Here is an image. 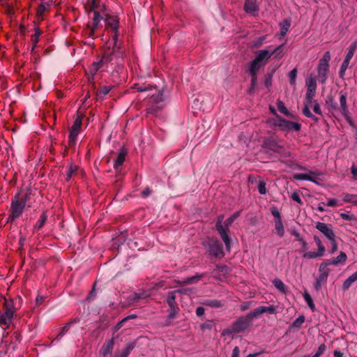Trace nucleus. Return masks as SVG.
Returning <instances> with one entry per match:
<instances>
[{
  "label": "nucleus",
  "instance_id": "29",
  "mask_svg": "<svg viewBox=\"0 0 357 357\" xmlns=\"http://www.w3.org/2000/svg\"><path fill=\"white\" fill-rule=\"evenodd\" d=\"M136 345V342L133 341L131 342L126 346L124 349L123 350L120 357H128L129 354H130V351L135 348Z\"/></svg>",
  "mask_w": 357,
  "mask_h": 357
},
{
  "label": "nucleus",
  "instance_id": "61",
  "mask_svg": "<svg viewBox=\"0 0 357 357\" xmlns=\"http://www.w3.org/2000/svg\"><path fill=\"white\" fill-rule=\"evenodd\" d=\"M327 104L330 106V107L333 109H337V105L334 101L333 98H328V100L326 101Z\"/></svg>",
  "mask_w": 357,
  "mask_h": 357
},
{
  "label": "nucleus",
  "instance_id": "52",
  "mask_svg": "<svg viewBox=\"0 0 357 357\" xmlns=\"http://www.w3.org/2000/svg\"><path fill=\"white\" fill-rule=\"evenodd\" d=\"M326 346L325 345V344H321L319 347L318 350L317 351L315 354L311 357H319L326 351Z\"/></svg>",
  "mask_w": 357,
  "mask_h": 357
},
{
  "label": "nucleus",
  "instance_id": "51",
  "mask_svg": "<svg viewBox=\"0 0 357 357\" xmlns=\"http://www.w3.org/2000/svg\"><path fill=\"white\" fill-rule=\"evenodd\" d=\"M291 198L295 201L296 202H297L298 204L301 205L303 204V202L301 199V197H300V192L299 191H294L291 195Z\"/></svg>",
  "mask_w": 357,
  "mask_h": 357
},
{
  "label": "nucleus",
  "instance_id": "31",
  "mask_svg": "<svg viewBox=\"0 0 357 357\" xmlns=\"http://www.w3.org/2000/svg\"><path fill=\"white\" fill-rule=\"evenodd\" d=\"M325 253L319 251V250H317V252H306L303 254V257L304 258H307V259H316V258H318V257H321L324 255Z\"/></svg>",
  "mask_w": 357,
  "mask_h": 357
},
{
  "label": "nucleus",
  "instance_id": "46",
  "mask_svg": "<svg viewBox=\"0 0 357 357\" xmlns=\"http://www.w3.org/2000/svg\"><path fill=\"white\" fill-rule=\"evenodd\" d=\"M303 297H304L305 302L307 303L308 306L310 307V308L312 310H314L315 308V306H314V304L313 303L312 298H311L310 295L308 293L305 292L303 294Z\"/></svg>",
  "mask_w": 357,
  "mask_h": 357
},
{
  "label": "nucleus",
  "instance_id": "14",
  "mask_svg": "<svg viewBox=\"0 0 357 357\" xmlns=\"http://www.w3.org/2000/svg\"><path fill=\"white\" fill-rule=\"evenodd\" d=\"M347 93L343 92L341 91L340 92V108L339 110L342 115L347 119L349 120L350 116H349V111L347 105Z\"/></svg>",
  "mask_w": 357,
  "mask_h": 357
},
{
  "label": "nucleus",
  "instance_id": "19",
  "mask_svg": "<svg viewBox=\"0 0 357 357\" xmlns=\"http://www.w3.org/2000/svg\"><path fill=\"white\" fill-rule=\"evenodd\" d=\"M244 10L249 14H255L258 10V7L255 0H245L244 4Z\"/></svg>",
  "mask_w": 357,
  "mask_h": 357
},
{
  "label": "nucleus",
  "instance_id": "6",
  "mask_svg": "<svg viewBox=\"0 0 357 357\" xmlns=\"http://www.w3.org/2000/svg\"><path fill=\"white\" fill-rule=\"evenodd\" d=\"M273 125L278 127L282 131H299L301 128L300 123L288 121L280 116L278 119L273 121Z\"/></svg>",
  "mask_w": 357,
  "mask_h": 357
},
{
  "label": "nucleus",
  "instance_id": "3",
  "mask_svg": "<svg viewBox=\"0 0 357 357\" xmlns=\"http://www.w3.org/2000/svg\"><path fill=\"white\" fill-rule=\"evenodd\" d=\"M103 17L106 29L110 28L114 31L112 39L114 40V46H116L118 40V29L119 26V19L116 15H111L106 10L103 11Z\"/></svg>",
  "mask_w": 357,
  "mask_h": 357
},
{
  "label": "nucleus",
  "instance_id": "40",
  "mask_svg": "<svg viewBox=\"0 0 357 357\" xmlns=\"http://www.w3.org/2000/svg\"><path fill=\"white\" fill-rule=\"evenodd\" d=\"M266 39V36H262L252 42V47L254 48L260 47Z\"/></svg>",
  "mask_w": 357,
  "mask_h": 357
},
{
  "label": "nucleus",
  "instance_id": "49",
  "mask_svg": "<svg viewBox=\"0 0 357 357\" xmlns=\"http://www.w3.org/2000/svg\"><path fill=\"white\" fill-rule=\"evenodd\" d=\"M179 312V307L178 306L172 307H169V319H173L176 317V316L178 314Z\"/></svg>",
  "mask_w": 357,
  "mask_h": 357
},
{
  "label": "nucleus",
  "instance_id": "55",
  "mask_svg": "<svg viewBox=\"0 0 357 357\" xmlns=\"http://www.w3.org/2000/svg\"><path fill=\"white\" fill-rule=\"evenodd\" d=\"M340 215L343 220H349V221L356 220V218L354 215H349V214H347L345 213H341L340 214Z\"/></svg>",
  "mask_w": 357,
  "mask_h": 357
},
{
  "label": "nucleus",
  "instance_id": "60",
  "mask_svg": "<svg viewBox=\"0 0 357 357\" xmlns=\"http://www.w3.org/2000/svg\"><path fill=\"white\" fill-rule=\"evenodd\" d=\"M271 213L275 218V220H282L280 213L275 207L271 208Z\"/></svg>",
  "mask_w": 357,
  "mask_h": 357
},
{
  "label": "nucleus",
  "instance_id": "57",
  "mask_svg": "<svg viewBox=\"0 0 357 357\" xmlns=\"http://www.w3.org/2000/svg\"><path fill=\"white\" fill-rule=\"evenodd\" d=\"M329 241H331V245H332L331 249L329 251V252L331 254H333L334 252H335L337 250V243L335 240V237H334L333 240H329Z\"/></svg>",
  "mask_w": 357,
  "mask_h": 357
},
{
  "label": "nucleus",
  "instance_id": "15",
  "mask_svg": "<svg viewBox=\"0 0 357 357\" xmlns=\"http://www.w3.org/2000/svg\"><path fill=\"white\" fill-rule=\"evenodd\" d=\"M321 233H322L328 240H333L335 234L333 229L326 223L317 222L315 225Z\"/></svg>",
  "mask_w": 357,
  "mask_h": 357
},
{
  "label": "nucleus",
  "instance_id": "4",
  "mask_svg": "<svg viewBox=\"0 0 357 357\" xmlns=\"http://www.w3.org/2000/svg\"><path fill=\"white\" fill-rule=\"evenodd\" d=\"M331 60V54L329 52H326L323 57L319 61L317 67V73L319 80L321 83H325L327 79V75L329 68V61Z\"/></svg>",
  "mask_w": 357,
  "mask_h": 357
},
{
  "label": "nucleus",
  "instance_id": "37",
  "mask_svg": "<svg viewBox=\"0 0 357 357\" xmlns=\"http://www.w3.org/2000/svg\"><path fill=\"white\" fill-rule=\"evenodd\" d=\"M277 107H278V111L280 113L283 114L284 115H285L287 116H291V113L289 112L287 108L285 107V105H284V104L283 103L282 101L278 100V102H277Z\"/></svg>",
  "mask_w": 357,
  "mask_h": 357
},
{
  "label": "nucleus",
  "instance_id": "20",
  "mask_svg": "<svg viewBox=\"0 0 357 357\" xmlns=\"http://www.w3.org/2000/svg\"><path fill=\"white\" fill-rule=\"evenodd\" d=\"M114 345V337H112V339L109 340L102 347L101 349V354L102 355L105 357L107 355L112 353V351L113 349Z\"/></svg>",
  "mask_w": 357,
  "mask_h": 357
},
{
  "label": "nucleus",
  "instance_id": "45",
  "mask_svg": "<svg viewBox=\"0 0 357 357\" xmlns=\"http://www.w3.org/2000/svg\"><path fill=\"white\" fill-rule=\"evenodd\" d=\"M296 76H297V69L294 68L289 73V83L293 86H294L296 85Z\"/></svg>",
  "mask_w": 357,
  "mask_h": 357
},
{
  "label": "nucleus",
  "instance_id": "22",
  "mask_svg": "<svg viewBox=\"0 0 357 357\" xmlns=\"http://www.w3.org/2000/svg\"><path fill=\"white\" fill-rule=\"evenodd\" d=\"M126 154H127V152L125 150L121 149L120 151V152L119 153L118 157L114 164V168L115 169H118V168L123 164V162L126 160Z\"/></svg>",
  "mask_w": 357,
  "mask_h": 357
},
{
  "label": "nucleus",
  "instance_id": "9",
  "mask_svg": "<svg viewBox=\"0 0 357 357\" xmlns=\"http://www.w3.org/2000/svg\"><path fill=\"white\" fill-rule=\"evenodd\" d=\"M282 50V45H280L275 48L273 50H261L257 52L255 59L258 62L263 63L264 66L267 63L269 59L273 55L274 52H276Z\"/></svg>",
  "mask_w": 357,
  "mask_h": 357
},
{
  "label": "nucleus",
  "instance_id": "50",
  "mask_svg": "<svg viewBox=\"0 0 357 357\" xmlns=\"http://www.w3.org/2000/svg\"><path fill=\"white\" fill-rule=\"evenodd\" d=\"M349 63L350 61L344 59L343 63H342V66H341V68H340V76L341 77H343V76L345 74V71L347 69L349 65Z\"/></svg>",
  "mask_w": 357,
  "mask_h": 357
},
{
  "label": "nucleus",
  "instance_id": "42",
  "mask_svg": "<svg viewBox=\"0 0 357 357\" xmlns=\"http://www.w3.org/2000/svg\"><path fill=\"white\" fill-rule=\"evenodd\" d=\"M93 14H94V16H93V28L97 29L100 20L101 19L104 20L103 14L102 15H100V13H98V11H97V10L93 11Z\"/></svg>",
  "mask_w": 357,
  "mask_h": 357
},
{
  "label": "nucleus",
  "instance_id": "8",
  "mask_svg": "<svg viewBox=\"0 0 357 357\" xmlns=\"http://www.w3.org/2000/svg\"><path fill=\"white\" fill-rule=\"evenodd\" d=\"M22 305V298L17 296L13 299H6L3 305V310L11 312L13 314L16 315L17 311L20 308Z\"/></svg>",
  "mask_w": 357,
  "mask_h": 357
},
{
  "label": "nucleus",
  "instance_id": "33",
  "mask_svg": "<svg viewBox=\"0 0 357 357\" xmlns=\"http://www.w3.org/2000/svg\"><path fill=\"white\" fill-rule=\"evenodd\" d=\"M77 320L75 319L74 321H70L68 324H66L61 329V331H60V333L57 335L56 337L54 339L56 340H59L63 335L64 334H66L70 329L71 325L73 323H75L77 322Z\"/></svg>",
  "mask_w": 357,
  "mask_h": 357
},
{
  "label": "nucleus",
  "instance_id": "21",
  "mask_svg": "<svg viewBox=\"0 0 357 357\" xmlns=\"http://www.w3.org/2000/svg\"><path fill=\"white\" fill-rule=\"evenodd\" d=\"M264 66H265L263 63L258 62L254 59V60L250 64L249 74H253L254 77L255 74L257 75L258 72Z\"/></svg>",
  "mask_w": 357,
  "mask_h": 357
},
{
  "label": "nucleus",
  "instance_id": "12",
  "mask_svg": "<svg viewBox=\"0 0 357 357\" xmlns=\"http://www.w3.org/2000/svg\"><path fill=\"white\" fill-rule=\"evenodd\" d=\"M15 315L6 310L0 311V327L3 330L8 329L13 322V319Z\"/></svg>",
  "mask_w": 357,
  "mask_h": 357
},
{
  "label": "nucleus",
  "instance_id": "35",
  "mask_svg": "<svg viewBox=\"0 0 357 357\" xmlns=\"http://www.w3.org/2000/svg\"><path fill=\"white\" fill-rule=\"evenodd\" d=\"M275 229L277 234L280 237L284 236V226H283L282 220H275Z\"/></svg>",
  "mask_w": 357,
  "mask_h": 357
},
{
  "label": "nucleus",
  "instance_id": "26",
  "mask_svg": "<svg viewBox=\"0 0 357 357\" xmlns=\"http://www.w3.org/2000/svg\"><path fill=\"white\" fill-rule=\"evenodd\" d=\"M202 278H203L202 274L197 273L194 276L188 277L186 279H185L184 280L178 281L177 282L179 283L180 284L185 285V284L195 283L197 281H199V280H201Z\"/></svg>",
  "mask_w": 357,
  "mask_h": 357
},
{
  "label": "nucleus",
  "instance_id": "32",
  "mask_svg": "<svg viewBox=\"0 0 357 357\" xmlns=\"http://www.w3.org/2000/svg\"><path fill=\"white\" fill-rule=\"evenodd\" d=\"M273 284L274 287L277 289H278L280 292H282L283 294L286 293L285 284L281 280H280L278 278H275L273 280Z\"/></svg>",
  "mask_w": 357,
  "mask_h": 357
},
{
  "label": "nucleus",
  "instance_id": "44",
  "mask_svg": "<svg viewBox=\"0 0 357 357\" xmlns=\"http://www.w3.org/2000/svg\"><path fill=\"white\" fill-rule=\"evenodd\" d=\"M41 33H42V31L40 30L39 28L35 29V33H34V34H33L31 36V41H32L33 44L34 45V46H36V44L38 43L39 37L41 35Z\"/></svg>",
  "mask_w": 357,
  "mask_h": 357
},
{
  "label": "nucleus",
  "instance_id": "7",
  "mask_svg": "<svg viewBox=\"0 0 357 357\" xmlns=\"http://www.w3.org/2000/svg\"><path fill=\"white\" fill-rule=\"evenodd\" d=\"M329 272L330 270L328 268V265L325 261H324L319 266V274L314 282V288L316 290H319L323 284L326 283Z\"/></svg>",
  "mask_w": 357,
  "mask_h": 357
},
{
  "label": "nucleus",
  "instance_id": "36",
  "mask_svg": "<svg viewBox=\"0 0 357 357\" xmlns=\"http://www.w3.org/2000/svg\"><path fill=\"white\" fill-rule=\"evenodd\" d=\"M241 211L235 212L229 218L225 221V226L226 228H229L233 222L239 217Z\"/></svg>",
  "mask_w": 357,
  "mask_h": 357
},
{
  "label": "nucleus",
  "instance_id": "1",
  "mask_svg": "<svg viewBox=\"0 0 357 357\" xmlns=\"http://www.w3.org/2000/svg\"><path fill=\"white\" fill-rule=\"evenodd\" d=\"M29 199V195L28 194H25L22 197H20L19 194H17L12 199L10 214L8 215L6 220L7 223L13 222L22 215L26 207V202Z\"/></svg>",
  "mask_w": 357,
  "mask_h": 357
},
{
  "label": "nucleus",
  "instance_id": "25",
  "mask_svg": "<svg viewBox=\"0 0 357 357\" xmlns=\"http://www.w3.org/2000/svg\"><path fill=\"white\" fill-rule=\"evenodd\" d=\"M312 102H307V101L305 100L303 114L306 117L310 118L315 121H318V119L314 116L310 110V107L312 106Z\"/></svg>",
  "mask_w": 357,
  "mask_h": 357
},
{
  "label": "nucleus",
  "instance_id": "64",
  "mask_svg": "<svg viewBox=\"0 0 357 357\" xmlns=\"http://www.w3.org/2000/svg\"><path fill=\"white\" fill-rule=\"evenodd\" d=\"M313 102H314V105H313L314 112L317 114L321 115L322 113H321V110L319 105L316 101H313L312 103Z\"/></svg>",
  "mask_w": 357,
  "mask_h": 357
},
{
  "label": "nucleus",
  "instance_id": "43",
  "mask_svg": "<svg viewBox=\"0 0 357 357\" xmlns=\"http://www.w3.org/2000/svg\"><path fill=\"white\" fill-rule=\"evenodd\" d=\"M77 171V167L76 165H70L66 174V181H69L73 175Z\"/></svg>",
  "mask_w": 357,
  "mask_h": 357
},
{
  "label": "nucleus",
  "instance_id": "16",
  "mask_svg": "<svg viewBox=\"0 0 357 357\" xmlns=\"http://www.w3.org/2000/svg\"><path fill=\"white\" fill-rule=\"evenodd\" d=\"M209 255L214 257L223 256L224 252L222 245L217 241H212L208 245Z\"/></svg>",
  "mask_w": 357,
  "mask_h": 357
},
{
  "label": "nucleus",
  "instance_id": "48",
  "mask_svg": "<svg viewBox=\"0 0 357 357\" xmlns=\"http://www.w3.org/2000/svg\"><path fill=\"white\" fill-rule=\"evenodd\" d=\"M313 239H314V242L316 243L318 250L325 253V251H326L325 247L323 245L319 237H318L317 236H314Z\"/></svg>",
  "mask_w": 357,
  "mask_h": 357
},
{
  "label": "nucleus",
  "instance_id": "54",
  "mask_svg": "<svg viewBox=\"0 0 357 357\" xmlns=\"http://www.w3.org/2000/svg\"><path fill=\"white\" fill-rule=\"evenodd\" d=\"M112 86H104L102 87H101L100 89H99V95L100 96H106L107 95L109 91L112 90Z\"/></svg>",
  "mask_w": 357,
  "mask_h": 357
},
{
  "label": "nucleus",
  "instance_id": "13",
  "mask_svg": "<svg viewBox=\"0 0 357 357\" xmlns=\"http://www.w3.org/2000/svg\"><path fill=\"white\" fill-rule=\"evenodd\" d=\"M320 175L319 173L317 172H313L311 170H307V173L302 174H295L293 176L294 179L298 181H310L314 183H316V178Z\"/></svg>",
  "mask_w": 357,
  "mask_h": 357
},
{
  "label": "nucleus",
  "instance_id": "24",
  "mask_svg": "<svg viewBox=\"0 0 357 357\" xmlns=\"http://www.w3.org/2000/svg\"><path fill=\"white\" fill-rule=\"evenodd\" d=\"M279 26L280 29V34L281 36L284 37V36H286L287 33L289 31V29L291 26V22L289 20L285 19L282 22H280L279 23Z\"/></svg>",
  "mask_w": 357,
  "mask_h": 357
},
{
  "label": "nucleus",
  "instance_id": "18",
  "mask_svg": "<svg viewBox=\"0 0 357 357\" xmlns=\"http://www.w3.org/2000/svg\"><path fill=\"white\" fill-rule=\"evenodd\" d=\"M264 146L273 152H280L282 149V146L280 145L278 142L273 139L266 140L264 143Z\"/></svg>",
  "mask_w": 357,
  "mask_h": 357
},
{
  "label": "nucleus",
  "instance_id": "17",
  "mask_svg": "<svg viewBox=\"0 0 357 357\" xmlns=\"http://www.w3.org/2000/svg\"><path fill=\"white\" fill-rule=\"evenodd\" d=\"M347 260V256L345 252H340L339 255L331 259L325 260V261L328 264V265H338V264H344Z\"/></svg>",
  "mask_w": 357,
  "mask_h": 357
},
{
  "label": "nucleus",
  "instance_id": "2",
  "mask_svg": "<svg viewBox=\"0 0 357 357\" xmlns=\"http://www.w3.org/2000/svg\"><path fill=\"white\" fill-rule=\"evenodd\" d=\"M251 325V321L245 316L239 317L229 328L224 329L222 335H229L232 333H239L245 331Z\"/></svg>",
  "mask_w": 357,
  "mask_h": 357
},
{
  "label": "nucleus",
  "instance_id": "28",
  "mask_svg": "<svg viewBox=\"0 0 357 357\" xmlns=\"http://www.w3.org/2000/svg\"><path fill=\"white\" fill-rule=\"evenodd\" d=\"M177 291H171L168 294L167 303L169 307L178 306L176 302V294Z\"/></svg>",
  "mask_w": 357,
  "mask_h": 357
},
{
  "label": "nucleus",
  "instance_id": "27",
  "mask_svg": "<svg viewBox=\"0 0 357 357\" xmlns=\"http://www.w3.org/2000/svg\"><path fill=\"white\" fill-rule=\"evenodd\" d=\"M47 219L46 212L43 211L33 227L34 231H39L45 225Z\"/></svg>",
  "mask_w": 357,
  "mask_h": 357
},
{
  "label": "nucleus",
  "instance_id": "47",
  "mask_svg": "<svg viewBox=\"0 0 357 357\" xmlns=\"http://www.w3.org/2000/svg\"><path fill=\"white\" fill-rule=\"evenodd\" d=\"M86 8L89 10V12L96 11V0H87Z\"/></svg>",
  "mask_w": 357,
  "mask_h": 357
},
{
  "label": "nucleus",
  "instance_id": "39",
  "mask_svg": "<svg viewBox=\"0 0 357 357\" xmlns=\"http://www.w3.org/2000/svg\"><path fill=\"white\" fill-rule=\"evenodd\" d=\"M343 200L347 203H352L357 204V195L352 194H345L343 197Z\"/></svg>",
  "mask_w": 357,
  "mask_h": 357
},
{
  "label": "nucleus",
  "instance_id": "53",
  "mask_svg": "<svg viewBox=\"0 0 357 357\" xmlns=\"http://www.w3.org/2000/svg\"><path fill=\"white\" fill-rule=\"evenodd\" d=\"M258 190L261 195H265L267 192L266 188V183L264 181H260L258 185Z\"/></svg>",
  "mask_w": 357,
  "mask_h": 357
},
{
  "label": "nucleus",
  "instance_id": "41",
  "mask_svg": "<svg viewBox=\"0 0 357 357\" xmlns=\"http://www.w3.org/2000/svg\"><path fill=\"white\" fill-rule=\"evenodd\" d=\"M262 313H268L270 314H275L277 313V307L273 305L268 306H261Z\"/></svg>",
  "mask_w": 357,
  "mask_h": 357
},
{
  "label": "nucleus",
  "instance_id": "11",
  "mask_svg": "<svg viewBox=\"0 0 357 357\" xmlns=\"http://www.w3.org/2000/svg\"><path fill=\"white\" fill-rule=\"evenodd\" d=\"M82 122V119L79 116L77 117L74 121L69 132V143L70 144H73L75 142L81 130Z\"/></svg>",
  "mask_w": 357,
  "mask_h": 357
},
{
  "label": "nucleus",
  "instance_id": "56",
  "mask_svg": "<svg viewBox=\"0 0 357 357\" xmlns=\"http://www.w3.org/2000/svg\"><path fill=\"white\" fill-rule=\"evenodd\" d=\"M101 63L100 62H94L91 66V68H90V71L91 73H96L99 69L101 67Z\"/></svg>",
  "mask_w": 357,
  "mask_h": 357
},
{
  "label": "nucleus",
  "instance_id": "63",
  "mask_svg": "<svg viewBox=\"0 0 357 357\" xmlns=\"http://www.w3.org/2000/svg\"><path fill=\"white\" fill-rule=\"evenodd\" d=\"M213 326V321H208L201 325V328L202 330H211Z\"/></svg>",
  "mask_w": 357,
  "mask_h": 357
},
{
  "label": "nucleus",
  "instance_id": "34",
  "mask_svg": "<svg viewBox=\"0 0 357 357\" xmlns=\"http://www.w3.org/2000/svg\"><path fill=\"white\" fill-rule=\"evenodd\" d=\"M356 48H357V41H355L349 46V47L348 49V52L347 53V55H346V57L344 59L350 61L354 54V52H355Z\"/></svg>",
  "mask_w": 357,
  "mask_h": 357
},
{
  "label": "nucleus",
  "instance_id": "5",
  "mask_svg": "<svg viewBox=\"0 0 357 357\" xmlns=\"http://www.w3.org/2000/svg\"><path fill=\"white\" fill-rule=\"evenodd\" d=\"M224 218H225L224 215H220L218 217L215 227H216V229L218 231L220 237L222 238V241H224V243L225 244L227 250L229 252L230 248H231V239L229 236V228H226L223 226L222 222H223Z\"/></svg>",
  "mask_w": 357,
  "mask_h": 357
},
{
  "label": "nucleus",
  "instance_id": "59",
  "mask_svg": "<svg viewBox=\"0 0 357 357\" xmlns=\"http://www.w3.org/2000/svg\"><path fill=\"white\" fill-rule=\"evenodd\" d=\"M46 10V7L44 4H40L37 9V15L38 17L43 16Z\"/></svg>",
  "mask_w": 357,
  "mask_h": 357
},
{
  "label": "nucleus",
  "instance_id": "30",
  "mask_svg": "<svg viewBox=\"0 0 357 357\" xmlns=\"http://www.w3.org/2000/svg\"><path fill=\"white\" fill-rule=\"evenodd\" d=\"M204 305L211 307H215V308H218V307H221L222 306H223V303H222V301H220L219 300H216V299L206 300L204 303Z\"/></svg>",
  "mask_w": 357,
  "mask_h": 357
},
{
  "label": "nucleus",
  "instance_id": "38",
  "mask_svg": "<svg viewBox=\"0 0 357 357\" xmlns=\"http://www.w3.org/2000/svg\"><path fill=\"white\" fill-rule=\"evenodd\" d=\"M263 313H262L261 306H260V307H258L255 308L252 312L248 313L246 315L250 319V321H252V319H254L255 317H257L260 316Z\"/></svg>",
  "mask_w": 357,
  "mask_h": 357
},
{
  "label": "nucleus",
  "instance_id": "23",
  "mask_svg": "<svg viewBox=\"0 0 357 357\" xmlns=\"http://www.w3.org/2000/svg\"><path fill=\"white\" fill-rule=\"evenodd\" d=\"M357 281V271L351 274L342 284V289L346 291L351 286V284Z\"/></svg>",
  "mask_w": 357,
  "mask_h": 357
},
{
  "label": "nucleus",
  "instance_id": "58",
  "mask_svg": "<svg viewBox=\"0 0 357 357\" xmlns=\"http://www.w3.org/2000/svg\"><path fill=\"white\" fill-rule=\"evenodd\" d=\"M252 306V302L246 301L243 302L239 306V308L241 311H245L249 309Z\"/></svg>",
  "mask_w": 357,
  "mask_h": 357
},
{
  "label": "nucleus",
  "instance_id": "62",
  "mask_svg": "<svg viewBox=\"0 0 357 357\" xmlns=\"http://www.w3.org/2000/svg\"><path fill=\"white\" fill-rule=\"evenodd\" d=\"M305 321V317L303 316H300L298 318H297L293 325L296 327H299Z\"/></svg>",
  "mask_w": 357,
  "mask_h": 357
},
{
  "label": "nucleus",
  "instance_id": "10",
  "mask_svg": "<svg viewBox=\"0 0 357 357\" xmlns=\"http://www.w3.org/2000/svg\"><path fill=\"white\" fill-rule=\"evenodd\" d=\"M307 92L305 94V100L307 102H312L313 98L317 89V79L315 77L310 76L306 80Z\"/></svg>",
  "mask_w": 357,
  "mask_h": 357
}]
</instances>
